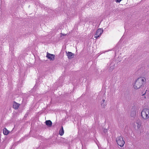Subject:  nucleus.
<instances>
[{"mask_svg":"<svg viewBox=\"0 0 149 149\" xmlns=\"http://www.w3.org/2000/svg\"><path fill=\"white\" fill-rule=\"evenodd\" d=\"M64 130L63 129V127H62L61 129L60 130L59 134L61 136H62L63 135V134H64Z\"/></svg>","mask_w":149,"mask_h":149,"instance_id":"obj_9","label":"nucleus"},{"mask_svg":"<svg viewBox=\"0 0 149 149\" xmlns=\"http://www.w3.org/2000/svg\"><path fill=\"white\" fill-rule=\"evenodd\" d=\"M74 55V54L72 53L71 52H68L67 53V56L69 59H71L73 58Z\"/></svg>","mask_w":149,"mask_h":149,"instance_id":"obj_6","label":"nucleus"},{"mask_svg":"<svg viewBox=\"0 0 149 149\" xmlns=\"http://www.w3.org/2000/svg\"><path fill=\"white\" fill-rule=\"evenodd\" d=\"M116 141L118 144L120 146L123 147L124 146L125 142L122 137L121 136L118 137Z\"/></svg>","mask_w":149,"mask_h":149,"instance_id":"obj_2","label":"nucleus"},{"mask_svg":"<svg viewBox=\"0 0 149 149\" xmlns=\"http://www.w3.org/2000/svg\"><path fill=\"white\" fill-rule=\"evenodd\" d=\"M45 123L46 125L49 127H50L52 125V123L50 120H46Z\"/></svg>","mask_w":149,"mask_h":149,"instance_id":"obj_8","label":"nucleus"},{"mask_svg":"<svg viewBox=\"0 0 149 149\" xmlns=\"http://www.w3.org/2000/svg\"><path fill=\"white\" fill-rule=\"evenodd\" d=\"M103 32V30L101 29H99L96 31L95 37L96 38L100 36Z\"/></svg>","mask_w":149,"mask_h":149,"instance_id":"obj_3","label":"nucleus"},{"mask_svg":"<svg viewBox=\"0 0 149 149\" xmlns=\"http://www.w3.org/2000/svg\"><path fill=\"white\" fill-rule=\"evenodd\" d=\"M13 108L15 110L18 109L20 105V104L16 102L15 101L13 102Z\"/></svg>","mask_w":149,"mask_h":149,"instance_id":"obj_5","label":"nucleus"},{"mask_svg":"<svg viewBox=\"0 0 149 149\" xmlns=\"http://www.w3.org/2000/svg\"><path fill=\"white\" fill-rule=\"evenodd\" d=\"M122 0H115V1L117 3L120 2Z\"/></svg>","mask_w":149,"mask_h":149,"instance_id":"obj_10","label":"nucleus"},{"mask_svg":"<svg viewBox=\"0 0 149 149\" xmlns=\"http://www.w3.org/2000/svg\"><path fill=\"white\" fill-rule=\"evenodd\" d=\"M55 56L54 55L51 54L47 52L46 57L50 60H54L55 59Z\"/></svg>","mask_w":149,"mask_h":149,"instance_id":"obj_4","label":"nucleus"},{"mask_svg":"<svg viewBox=\"0 0 149 149\" xmlns=\"http://www.w3.org/2000/svg\"><path fill=\"white\" fill-rule=\"evenodd\" d=\"M102 100L103 101V102L104 101V100Z\"/></svg>","mask_w":149,"mask_h":149,"instance_id":"obj_12","label":"nucleus"},{"mask_svg":"<svg viewBox=\"0 0 149 149\" xmlns=\"http://www.w3.org/2000/svg\"><path fill=\"white\" fill-rule=\"evenodd\" d=\"M146 80V79L144 77H140L138 78L136 81L134 85V88L136 89L140 88Z\"/></svg>","mask_w":149,"mask_h":149,"instance_id":"obj_1","label":"nucleus"},{"mask_svg":"<svg viewBox=\"0 0 149 149\" xmlns=\"http://www.w3.org/2000/svg\"><path fill=\"white\" fill-rule=\"evenodd\" d=\"M3 133L4 135H7L9 133V131L6 128H4L3 130Z\"/></svg>","mask_w":149,"mask_h":149,"instance_id":"obj_7","label":"nucleus"},{"mask_svg":"<svg viewBox=\"0 0 149 149\" xmlns=\"http://www.w3.org/2000/svg\"><path fill=\"white\" fill-rule=\"evenodd\" d=\"M137 126L138 127V128H139V127L140 126V125L138 123H137Z\"/></svg>","mask_w":149,"mask_h":149,"instance_id":"obj_11","label":"nucleus"}]
</instances>
